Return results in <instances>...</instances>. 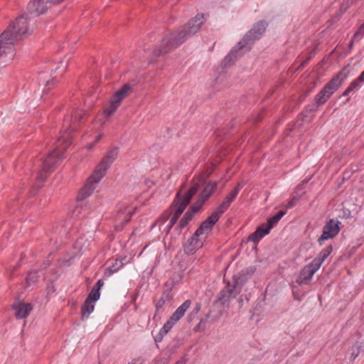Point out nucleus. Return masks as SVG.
Returning a JSON list of instances; mask_svg holds the SVG:
<instances>
[{
  "label": "nucleus",
  "instance_id": "obj_1",
  "mask_svg": "<svg viewBox=\"0 0 364 364\" xmlns=\"http://www.w3.org/2000/svg\"><path fill=\"white\" fill-rule=\"evenodd\" d=\"M203 18V14H197L187 23L179 28L177 31L166 36L162 39L160 46L154 50L153 55L156 57L164 55L173 48H177L186 42L200 29L204 23Z\"/></svg>",
  "mask_w": 364,
  "mask_h": 364
},
{
  "label": "nucleus",
  "instance_id": "obj_2",
  "mask_svg": "<svg viewBox=\"0 0 364 364\" xmlns=\"http://www.w3.org/2000/svg\"><path fill=\"white\" fill-rule=\"evenodd\" d=\"M118 155V148L114 147L109 149L103 157L101 162L96 167L94 173L90 176L84 187L80 191L77 199L82 200L90 196L96 188L97 184L105 175L107 170L110 165L117 159Z\"/></svg>",
  "mask_w": 364,
  "mask_h": 364
},
{
  "label": "nucleus",
  "instance_id": "obj_3",
  "mask_svg": "<svg viewBox=\"0 0 364 364\" xmlns=\"http://www.w3.org/2000/svg\"><path fill=\"white\" fill-rule=\"evenodd\" d=\"M70 144V133H63L58 138L53 151L49 153L43 160L42 168L37 175L38 181L43 182L47 178L48 173L53 171L54 165L62 159L63 153Z\"/></svg>",
  "mask_w": 364,
  "mask_h": 364
},
{
  "label": "nucleus",
  "instance_id": "obj_4",
  "mask_svg": "<svg viewBox=\"0 0 364 364\" xmlns=\"http://www.w3.org/2000/svg\"><path fill=\"white\" fill-rule=\"evenodd\" d=\"M215 225L210 219L204 220L194 234L191 236L187 242L184 245L183 250L186 255H193L203 245V242L206 239L208 234L213 229Z\"/></svg>",
  "mask_w": 364,
  "mask_h": 364
},
{
  "label": "nucleus",
  "instance_id": "obj_5",
  "mask_svg": "<svg viewBox=\"0 0 364 364\" xmlns=\"http://www.w3.org/2000/svg\"><path fill=\"white\" fill-rule=\"evenodd\" d=\"M349 74L348 67H344L335 75L321 90L315 98L317 105L324 104L330 97L338 89L341 83L347 78Z\"/></svg>",
  "mask_w": 364,
  "mask_h": 364
},
{
  "label": "nucleus",
  "instance_id": "obj_6",
  "mask_svg": "<svg viewBox=\"0 0 364 364\" xmlns=\"http://www.w3.org/2000/svg\"><path fill=\"white\" fill-rule=\"evenodd\" d=\"M331 251V245L323 250L317 257L314 258L310 264L306 265L302 269L297 279V282L299 284H309L314 273L319 269L323 262L328 257Z\"/></svg>",
  "mask_w": 364,
  "mask_h": 364
},
{
  "label": "nucleus",
  "instance_id": "obj_7",
  "mask_svg": "<svg viewBox=\"0 0 364 364\" xmlns=\"http://www.w3.org/2000/svg\"><path fill=\"white\" fill-rule=\"evenodd\" d=\"M267 26V23L265 21H259L255 23L253 28L250 30L240 41V48H245V50H250V46L262 36Z\"/></svg>",
  "mask_w": 364,
  "mask_h": 364
},
{
  "label": "nucleus",
  "instance_id": "obj_8",
  "mask_svg": "<svg viewBox=\"0 0 364 364\" xmlns=\"http://www.w3.org/2000/svg\"><path fill=\"white\" fill-rule=\"evenodd\" d=\"M6 30H9V35L14 36V42L21 36L30 34L33 29L28 25L26 14H23L18 17L16 21L10 24Z\"/></svg>",
  "mask_w": 364,
  "mask_h": 364
},
{
  "label": "nucleus",
  "instance_id": "obj_9",
  "mask_svg": "<svg viewBox=\"0 0 364 364\" xmlns=\"http://www.w3.org/2000/svg\"><path fill=\"white\" fill-rule=\"evenodd\" d=\"M243 182H240L231 191V193L225 198L223 203L217 208V210L213 212L208 218L215 224L219 220L220 215L228 209L230 203L237 196L239 191L243 187Z\"/></svg>",
  "mask_w": 364,
  "mask_h": 364
},
{
  "label": "nucleus",
  "instance_id": "obj_10",
  "mask_svg": "<svg viewBox=\"0 0 364 364\" xmlns=\"http://www.w3.org/2000/svg\"><path fill=\"white\" fill-rule=\"evenodd\" d=\"M55 5L52 0H31L27 5V12L36 16L44 14Z\"/></svg>",
  "mask_w": 364,
  "mask_h": 364
},
{
  "label": "nucleus",
  "instance_id": "obj_11",
  "mask_svg": "<svg viewBox=\"0 0 364 364\" xmlns=\"http://www.w3.org/2000/svg\"><path fill=\"white\" fill-rule=\"evenodd\" d=\"M9 30H5L0 36V58L3 55H9L14 56V38L12 35L9 37Z\"/></svg>",
  "mask_w": 364,
  "mask_h": 364
},
{
  "label": "nucleus",
  "instance_id": "obj_12",
  "mask_svg": "<svg viewBox=\"0 0 364 364\" xmlns=\"http://www.w3.org/2000/svg\"><path fill=\"white\" fill-rule=\"evenodd\" d=\"M85 112L82 110L75 111L74 114L67 116L64 119V126L66 127V131L70 134L71 131H75L82 123L83 118ZM71 137V136L70 135Z\"/></svg>",
  "mask_w": 364,
  "mask_h": 364
},
{
  "label": "nucleus",
  "instance_id": "obj_13",
  "mask_svg": "<svg viewBox=\"0 0 364 364\" xmlns=\"http://www.w3.org/2000/svg\"><path fill=\"white\" fill-rule=\"evenodd\" d=\"M340 222L338 221H335L332 219L329 220V221L323 227L322 235L318 239V242L320 244H322V242L324 240L335 237L340 231V228L338 226Z\"/></svg>",
  "mask_w": 364,
  "mask_h": 364
},
{
  "label": "nucleus",
  "instance_id": "obj_14",
  "mask_svg": "<svg viewBox=\"0 0 364 364\" xmlns=\"http://www.w3.org/2000/svg\"><path fill=\"white\" fill-rule=\"evenodd\" d=\"M245 48H240V42L225 56L223 61L225 67L231 65L239 57H241L245 52Z\"/></svg>",
  "mask_w": 364,
  "mask_h": 364
},
{
  "label": "nucleus",
  "instance_id": "obj_15",
  "mask_svg": "<svg viewBox=\"0 0 364 364\" xmlns=\"http://www.w3.org/2000/svg\"><path fill=\"white\" fill-rule=\"evenodd\" d=\"M186 207L184 205L181 204L178 199H174L171 203V208L174 210V214L170 220V224L167 228L166 233L168 234L173 226L176 223L180 215L184 211Z\"/></svg>",
  "mask_w": 364,
  "mask_h": 364
},
{
  "label": "nucleus",
  "instance_id": "obj_16",
  "mask_svg": "<svg viewBox=\"0 0 364 364\" xmlns=\"http://www.w3.org/2000/svg\"><path fill=\"white\" fill-rule=\"evenodd\" d=\"M11 308L15 311V316L18 319L26 318L33 309V306L30 303L21 302L13 304Z\"/></svg>",
  "mask_w": 364,
  "mask_h": 364
},
{
  "label": "nucleus",
  "instance_id": "obj_17",
  "mask_svg": "<svg viewBox=\"0 0 364 364\" xmlns=\"http://www.w3.org/2000/svg\"><path fill=\"white\" fill-rule=\"evenodd\" d=\"M133 87L129 83L123 85L121 88L114 92L111 97V100L119 105L122 101L132 92Z\"/></svg>",
  "mask_w": 364,
  "mask_h": 364
},
{
  "label": "nucleus",
  "instance_id": "obj_18",
  "mask_svg": "<svg viewBox=\"0 0 364 364\" xmlns=\"http://www.w3.org/2000/svg\"><path fill=\"white\" fill-rule=\"evenodd\" d=\"M136 208L131 209L128 206H122L119 208L117 213V220L121 223V228L127 224L134 215Z\"/></svg>",
  "mask_w": 364,
  "mask_h": 364
},
{
  "label": "nucleus",
  "instance_id": "obj_19",
  "mask_svg": "<svg viewBox=\"0 0 364 364\" xmlns=\"http://www.w3.org/2000/svg\"><path fill=\"white\" fill-rule=\"evenodd\" d=\"M236 294H237L234 289L231 287V284L228 283V285L220 292L218 301L225 304L231 298L235 297Z\"/></svg>",
  "mask_w": 364,
  "mask_h": 364
},
{
  "label": "nucleus",
  "instance_id": "obj_20",
  "mask_svg": "<svg viewBox=\"0 0 364 364\" xmlns=\"http://www.w3.org/2000/svg\"><path fill=\"white\" fill-rule=\"evenodd\" d=\"M269 230L270 228H269L267 225V227H264V225H262L258 227L253 233L250 235L248 240L252 241L254 243H257L261 238L269 232Z\"/></svg>",
  "mask_w": 364,
  "mask_h": 364
},
{
  "label": "nucleus",
  "instance_id": "obj_21",
  "mask_svg": "<svg viewBox=\"0 0 364 364\" xmlns=\"http://www.w3.org/2000/svg\"><path fill=\"white\" fill-rule=\"evenodd\" d=\"M217 182L210 181L203 188L201 193L198 195L200 200H203L205 202L210 197L213 192L217 188Z\"/></svg>",
  "mask_w": 364,
  "mask_h": 364
},
{
  "label": "nucleus",
  "instance_id": "obj_22",
  "mask_svg": "<svg viewBox=\"0 0 364 364\" xmlns=\"http://www.w3.org/2000/svg\"><path fill=\"white\" fill-rule=\"evenodd\" d=\"M247 279V275L245 273H240L233 277V284L231 287L234 289L237 294L240 292L241 289Z\"/></svg>",
  "mask_w": 364,
  "mask_h": 364
},
{
  "label": "nucleus",
  "instance_id": "obj_23",
  "mask_svg": "<svg viewBox=\"0 0 364 364\" xmlns=\"http://www.w3.org/2000/svg\"><path fill=\"white\" fill-rule=\"evenodd\" d=\"M191 304V300L185 301L171 315V318L176 322L178 321L185 314V312L189 309Z\"/></svg>",
  "mask_w": 364,
  "mask_h": 364
},
{
  "label": "nucleus",
  "instance_id": "obj_24",
  "mask_svg": "<svg viewBox=\"0 0 364 364\" xmlns=\"http://www.w3.org/2000/svg\"><path fill=\"white\" fill-rule=\"evenodd\" d=\"M196 193L197 191L193 187H191L183 196L181 195V191L178 192L174 199H178L181 204L186 207Z\"/></svg>",
  "mask_w": 364,
  "mask_h": 364
},
{
  "label": "nucleus",
  "instance_id": "obj_25",
  "mask_svg": "<svg viewBox=\"0 0 364 364\" xmlns=\"http://www.w3.org/2000/svg\"><path fill=\"white\" fill-rule=\"evenodd\" d=\"M171 289L168 288L164 290L159 300L156 303V311H158L160 309L163 307V306L166 303L169 302L172 300L173 297L171 294Z\"/></svg>",
  "mask_w": 364,
  "mask_h": 364
},
{
  "label": "nucleus",
  "instance_id": "obj_26",
  "mask_svg": "<svg viewBox=\"0 0 364 364\" xmlns=\"http://www.w3.org/2000/svg\"><path fill=\"white\" fill-rule=\"evenodd\" d=\"M176 322L170 317L166 323L164 325L162 328L160 330L159 335L155 338L156 342H159L162 340L163 337L168 333L171 328Z\"/></svg>",
  "mask_w": 364,
  "mask_h": 364
},
{
  "label": "nucleus",
  "instance_id": "obj_27",
  "mask_svg": "<svg viewBox=\"0 0 364 364\" xmlns=\"http://www.w3.org/2000/svg\"><path fill=\"white\" fill-rule=\"evenodd\" d=\"M92 303L93 301L87 299L84 302L81 309L82 319L87 318L90 314L93 311L95 306Z\"/></svg>",
  "mask_w": 364,
  "mask_h": 364
},
{
  "label": "nucleus",
  "instance_id": "obj_28",
  "mask_svg": "<svg viewBox=\"0 0 364 364\" xmlns=\"http://www.w3.org/2000/svg\"><path fill=\"white\" fill-rule=\"evenodd\" d=\"M193 213H191L190 210H188L179 221V224L176 228L179 230L184 228L188 225V223L193 219Z\"/></svg>",
  "mask_w": 364,
  "mask_h": 364
},
{
  "label": "nucleus",
  "instance_id": "obj_29",
  "mask_svg": "<svg viewBox=\"0 0 364 364\" xmlns=\"http://www.w3.org/2000/svg\"><path fill=\"white\" fill-rule=\"evenodd\" d=\"M205 183V177L203 176H198L193 177L191 181V187H193L197 192L202 185Z\"/></svg>",
  "mask_w": 364,
  "mask_h": 364
},
{
  "label": "nucleus",
  "instance_id": "obj_30",
  "mask_svg": "<svg viewBox=\"0 0 364 364\" xmlns=\"http://www.w3.org/2000/svg\"><path fill=\"white\" fill-rule=\"evenodd\" d=\"M205 183V177L203 176H198L193 177L191 181V187H193L197 192L202 185Z\"/></svg>",
  "mask_w": 364,
  "mask_h": 364
},
{
  "label": "nucleus",
  "instance_id": "obj_31",
  "mask_svg": "<svg viewBox=\"0 0 364 364\" xmlns=\"http://www.w3.org/2000/svg\"><path fill=\"white\" fill-rule=\"evenodd\" d=\"M119 105L110 100L109 105L104 110V114L106 117L112 116L117 109Z\"/></svg>",
  "mask_w": 364,
  "mask_h": 364
},
{
  "label": "nucleus",
  "instance_id": "obj_32",
  "mask_svg": "<svg viewBox=\"0 0 364 364\" xmlns=\"http://www.w3.org/2000/svg\"><path fill=\"white\" fill-rule=\"evenodd\" d=\"M38 81L40 83H46V86L54 85L57 83V80L55 78L47 80L46 75L44 73H40L38 76Z\"/></svg>",
  "mask_w": 364,
  "mask_h": 364
},
{
  "label": "nucleus",
  "instance_id": "obj_33",
  "mask_svg": "<svg viewBox=\"0 0 364 364\" xmlns=\"http://www.w3.org/2000/svg\"><path fill=\"white\" fill-rule=\"evenodd\" d=\"M362 348L361 343H356L351 348V353L350 356V360L351 361L355 360V359L358 357L359 353H360V349Z\"/></svg>",
  "mask_w": 364,
  "mask_h": 364
},
{
  "label": "nucleus",
  "instance_id": "obj_34",
  "mask_svg": "<svg viewBox=\"0 0 364 364\" xmlns=\"http://www.w3.org/2000/svg\"><path fill=\"white\" fill-rule=\"evenodd\" d=\"M38 279V275L37 272H30L26 277V284L30 286L35 284Z\"/></svg>",
  "mask_w": 364,
  "mask_h": 364
},
{
  "label": "nucleus",
  "instance_id": "obj_35",
  "mask_svg": "<svg viewBox=\"0 0 364 364\" xmlns=\"http://www.w3.org/2000/svg\"><path fill=\"white\" fill-rule=\"evenodd\" d=\"M205 203V202L204 200H200L199 197H198L196 203L190 207V209L188 210H190L191 213H193V214L194 215L201 208V207Z\"/></svg>",
  "mask_w": 364,
  "mask_h": 364
},
{
  "label": "nucleus",
  "instance_id": "obj_36",
  "mask_svg": "<svg viewBox=\"0 0 364 364\" xmlns=\"http://www.w3.org/2000/svg\"><path fill=\"white\" fill-rule=\"evenodd\" d=\"M99 298H100V291L97 290V289L92 288L86 299L89 300L90 301L95 302V301H97L99 299Z\"/></svg>",
  "mask_w": 364,
  "mask_h": 364
},
{
  "label": "nucleus",
  "instance_id": "obj_37",
  "mask_svg": "<svg viewBox=\"0 0 364 364\" xmlns=\"http://www.w3.org/2000/svg\"><path fill=\"white\" fill-rule=\"evenodd\" d=\"M122 266H123L122 260L116 259L115 263L112 266H111L110 267H109L107 269V270L109 272V274H112L117 272V270L119 268H121Z\"/></svg>",
  "mask_w": 364,
  "mask_h": 364
},
{
  "label": "nucleus",
  "instance_id": "obj_38",
  "mask_svg": "<svg viewBox=\"0 0 364 364\" xmlns=\"http://www.w3.org/2000/svg\"><path fill=\"white\" fill-rule=\"evenodd\" d=\"M280 219L281 218L277 214L270 218L267 221V226L269 228H272L273 226L280 220Z\"/></svg>",
  "mask_w": 364,
  "mask_h": 364
},
{
  "label": "nucleus",
  "instance_id": "obj_39",
  "mask_svg": "<svg viewBox=\"0 0 364 364\" xmlns=\"http://www.w3.org/2000/svg\"><path fill=\"white\" fill-rule=\"evenodd\" d=\"M68 65V60L66 58H64L60 62V65L56 68V70H61L62 73L65 72L67 70Z\"/></svg>",
  "mask_w": 364,
  "mask_h": 364
},
{
  "label": "nucleus",
  "instance_id": "obj_40",
  "mask_svg": "<svg viewBox=\"0 0 364 364\" xmlns=\"http://www.w3.org/2000/svg\"><path fill=\"white\" fill-rule=\"evenodd\" d=\"M205 320L204 318H201L199 323L194 328V331L197 332L202 331L205 328Z\"/></svg>",
  "mask_w": 364,
  "mask_h": 364
},
{
  "label": "nucleus",
  "instance_id": "obj_41",
  "mask_svg": "<svg viewBox=\"0 0 364 364\" xmlns=\"http://www.w3.org/2000/svg\"><path fill=\"white\" fill-rule=\"evenodd\" d=\"M299 198H300L299 196L293 197L285 205L286 208H292L296 204V203L299 200Z\"/></svg>",
  "mask_w": 364,
  "mask_h": 364
},
{
  "label": "nucleus",
  "instance_id": "obj_42",
  "mask_svg": "<svg viewBox=\"0 0 364 364\" xmlns=\"http://www.w3.org/2000/svg\"><path fill=\"white\" fill-rule=\"evenodd\" d=\"M171 213L172 210L164 212V214L158 219V221H163L165 223L168 220Z\"/></svg>",
  "mask_w": 364,
  "mask_h": 364
},
{
  "label": "nucleus",
  "instance_id": "obj_43",
  "mask_svg": "<svg viewBox=\"0 0 364 364\" xmlns=\"http://www.w3.org/2000/svg\"><path fill=\"white\" fill-rule=\"evenodd\" d=\"M364 35V23L360 27L359 30L354 34L353 38H362Z\"/></svg>",
  "mask_w": 364,
  "mask_h": 364
},
{
  "label": "nucleus",
  "instance_id": "obj_44",
  "mask_svg": "<svg viewBox=\"0 0 364 364\" xmlns=\"http://www.w3.org/2000/svg\"><path fill=\"white\" fill-rule=\"evenodd\" d=\"M212 173V170H210V171H203L201 174H200L199 176H203L204 177H205V181L210 177V176L211 175Z\"/></svg>",
  "mask_w": 364,
  "mask_h": 364
},
{
  "label": "nucleus",
  "instance_id": "obj_45",
  "mask_svg": "<svg viewBox=\"0 0 364 364\" xmlns=\"http://www.w3.org/2000/svg\"><path fill=\"white\" fill-rule=\"evenodd\" d=\"M104 283L100 279L97 281V282L95 284V285L92 287L94 289H97V290L100 291V288L103 286Z\"/></svg>",
  "mask_w": 364,
  "mask_h": 364
},
{
  "label": "nucleus",
  "instance_id": "obj_46",
  "mask_svg": "<svg viewBox=\"0 0 364 364\" xmlns=\"http://www.w3.org/2000/svg\"><path fill=\"white\" fill-rule=\"evenodd\" d=\"M200 304L199 303H197L193 309L192 310L193 311V314H198L200 310Z\"/></svg>",
  "mask_w": 364,
  "mask_h": 364
},
{
  "label": "nucleus",
  "instance_id": "obj_47",
  "mask_svg": "<svg viewBox=\"0 0 364 364\" xmlns=\"http://www.w3.org/2000/svg\"><path fill=\"white\" fill-rule=\"evenodd\" d=\"M197 316V314H193V311H192L187 317L188 322H191Z\"/></svg>",
  "mask_w": 364,
  "mask_h": 364
},
{
  "label": "nucleus",
  "instance_id": "obj_48",
  "mask_svg": "<svg viewBox=\"0 0 364 364\" xmlns=\"http://www.w3.org/2000/svg\"><path fill=\"white\" fill-rule=\"evenodd\" d=\"M309 62V58H306L304 60H303L301 64L299 66L298 69H301V68H304V66H306L307 65V63Z\"/></svg>",
  "mask_w": 364,
  "mask_h": 364
},
{
  "label": "nucleus",
  "instance_id": "obj_49",
  "mask_svg": "<svg viewBox=\"0 0 364 364\" xmlns=\"http://www.w3.org/2000/svg\"><path fill=\"white\" fill-rule=\"evenodd\" d=\"M81 208L76 207L75 209L73 210V215L74 216H78V215L80 213Z\"/></svg>",
  "mask_w": 364,
  "mask_h": 364
},
{
  "label": "nucleus",
  "instance_id": "obj_50",
  "mask_svg": "<svg viewBox=\"0 0 364 364\" xmlns=\"http://www.w3.org/2000/svg\"><path fill=\"white\" fill-rule=\"evenodd\" d=\"M286 214V211L284 210H280L279 212H278L277 213V215L280 218H282L284 215Z\"/></svg>",
  "mask_w": 364,
  "mask_h": 364
},
{
  "label": "nucleus",
  "instance_id": "obj_51",
  "mask_svg": "<svg viewBox=\"0 0 364 364\" xmlns=\"http://www.w3.org/2000/svg\"><path fill=\"white\" fill-rule=\"evenodd\" d=\"M316 47H315L309 53V55H311V58L315 55Z\"/></svg>",
  "mask_w": 364,
  "mask_h": 364
},
{
  "label": "nucleus",
  "instance_id": "obj_52",
  "mask_svg": "<svg viewBox=\"0 0 364 364\" xmlns=\"http://www.w3.org/2000/svg\"><path fill=\"white\" fill-rule=\"evenodd\" d=\"M102 137V134H99L97 137H96V139L95 141H94L95 144H97L100 140V139Z\"/></svg>",
  "mask_w": 364,
  "mask_h": 364
},
{
  "label": "nucleus",
  "instance_id": "obj_53",
  "mask_svg": "<svg viewBox=\"0 0 364 364\" xmlns=\"http://www.w3.org/2000/svg\"><path fill=\"white\" fill-rule=\"evenodd\" d=\"M96 144L95 142L87 145V148L88 150L92 149Z\"/></svg>",
  "mask_w": 364,
  "mask_h": 364
},
{
  "label": "nucleus",
  "instance_id": "obj_54",
  "mask_svg": "<svg viewBox=\"0 0 364 364\" xmlns=\"http://www.w3.org/2000/svg\"><path fill=\"white\" fill-rule=\"evenodd\" d=\"M351 91L349 90V88H347L346 91L343 93V96L348 95Z\"/></svg>",
  "mask_w": 364,
  "mask_h": 364
},
{
  "label": "nucleus",
  "instance_id": "obj_55",
  "mask_svg": "<svg viewBox=\"0 0 364 364\" xmlns=\"http://www.w3.org/2000/svg\"><path fill=\"white\" fill-rule=\"evenodd\" d=\"M355 38H353V39L350 41V43H349V47H350V48H353V43H354V40H355Z\"/></svg>",
  "mask_w": 364,
  "mask_h": 364
},
{
  "label": "nucleus",
  "instance_id": "obj_56",
  "mask_svg": "<svg viewBox=\"0 0 364 364\" xmlns=\"http://www.w3.org/2000/svg\"><path fill=\"white\" fill-rule=\"evenodd\" d=\"M176 364H186L185 360H181L176 363Z\"/></svg>",
  "mask_w": 364,
  "mask_h": 364
},
{
  "label": "nucleus",
  "instance_id": "obj_57",
  "mask_svg": "<svg viewBox=\"0 0 364 364\" xmlns=\"http://www.w3.org/2000/svg\"><path fill=\"white\" fill-rule=\"evenodd\" d=\"M210 311H209L208 314H205V318H204L205 321L208 319L210 316Z\"/></svg>",
  "mask_w": 364,
  "mask_h": 364
},
{
  "label": "nucleus",
  "instance_id": "obj_58",
  "mask_svg": "<svg viewBox=\"0 0 364 364\" xmlns=\"http://www.w3.org/2000/svg\"><path fill=\"white\" fill-rule=\"evenodd\" d=\"M18 267V265H16V266H14L13 268H12V272H14L17 269V268Z\"/></svg>",
  "mask_w": 364,
  "mask_h": 364
},
{
  "label": "nucleus",
  "instance_id": "obj_59",
  "mask_svg": "<svg viewBox=\"0 0 364 364\" xmlns=\"http://www.w3.org/2000/svg\"><path fill=\"white\" fill-rule=\"evenodd\" d=\"M306 58H309V60H310L312 58H311V55H308V57H307Z\"/></svg>",
  "mask_w": 364,
  "mask_h": 364
},
{
  "label": "nucleus",
  "instance_id": "obj_60",
  "mask_svg": "<svg viewBox=\"0 0 364 364\" xmlns=\"http://www.w3.org/2000/svg\"><path fill=\"white\" fill-rule=\"evenodd\" d=\"M239 301H240V302H242V299L240 297V298L239 299Z\"/></svg>",
  "mask_w": 364,
  "mask_h": 364
}]
</instances>
